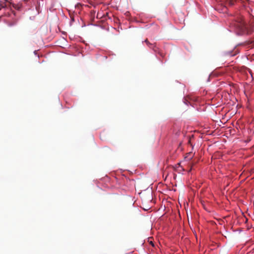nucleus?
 <instances>
[{"instance_id": "1", "label": "nucleus", "mask_w": 254, "mask_h": 254, "mask_svg": "<svg viewBox=\"0 0 254 254\" xmlns=\"http://www.w3.org/2000/svg\"><path fill=\"white\" fill-rule=\"evenodd\" d=\"M232 23L233 26L240 32L247 34L250 33L248 29V26L247 22L244 21L242 16L239 15L237 16Z\"/></svg>"}, {"instance_id": "3", "label": "nucleus", "mask_w": 254, "mask_h": 254, "mask_svg": "<svg viewBox=\"0 0 254 254\" xmlns=\"http://www.w3.org/2000/svg\"><path fill=\"white\" fill-rule=\"evenodd\" d=\"M227 4L229 5H233L236 1V0H226Z\"/></svg>"}, {"instance_id": "2", "label": "nucleus", "mask_w": 254, "mask_h": 254, "mask_svg": "<svg viewBox=\"0 0 254 254\" xmlns=\"http://www.w3.org/2000/svg\"><path fill=\"white\" fill-rule=\"evenodd\" d=\"M144 42L149 48L153 49L154 51H156L154 49L155 46L153 44L150 43L147 39H146Z\"/></svg>"}, {"instance_id": "4", "label": "nucleus", "mask_w": 254, "mask_h": 254, "mask_svg": "<svg viewBox=\"0 0 254 254\" xmlns=\"http://www.w3.org/2000/svg\"><path fill=\"white\" fill-rule=\"evenodd\" d=\"M5 6V4H0V10L3 8H4Z\"/></svg>"}, {"instance_id": "6", "label": "nucleus", "mask_w": 254, "mask_h": 254, "mask_svg": "<svg viewBox=\"0 0 254 254\" xmlns=\"http://www.w3.org/2000/svg\"><path fill=\"white\" fill-rule=\"evenodd\" d=\"M150 244L152 246H154V244H153V242H152V241H151V242H150Z\"/></svg>"}, {"instance_id": "5", "label": "nucleus", "mask_w": 254, "mask_h": 254, "mask_svg": "<svg viewBox=\"0 0 254 254\" xmlns=\"http://www.w3.org/2000/svg\"><path fill=\"white\" fill-rule=\"evenodd\" d=\"M37 52L38 51L35 50L34 51V54L36 56H37L38 58H39V55L38 54Z\"/></svg>"}]
</instances>
